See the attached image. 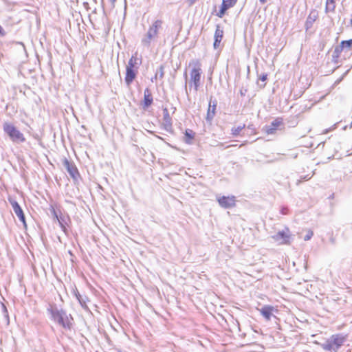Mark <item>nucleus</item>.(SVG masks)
Listing matches in <instances>:
<instances>
[{
    "mask_svg": "<svg viewBox=\"0 0 352 352\" xmlns=\"http://www.w3.org/2000/svg\"><path fill=\"white\" fill-rule=\"evenodd\" d=\"M51 314L52 318L65 329H70L72 327L71 316H68L65 311L58 309L57 307H52L48 309Z\"/></svg>",
    "mask_w": 352,
    "mask_h": 352,
    "instance_id": "obj_1",
    "label": "nucleus"
},
{
    "mask_svg": "<svg viewBox=\"0 0 352 352\" xmlns=\"http://www.w3.org/2000/svg\"><path fill=\"white\" fill-rule=\"evenodd\" d=\"M3 129L12 142L21 143L25 141L23 134L12 124L6 122L3 123Z\"/></svg>",
    "mask_w": 352,
    "mask_h": 352,
    "instance_id": "obj_2",
    "label": "nucleus"
},
{
    "mask_svg": "<svg viewBox=\"0 0 352 352\" xmlns=\"http://www.w3.org/2000/svg\"><path fill=\"white\" fill-rule=\"evenodd\" d=\"M162 21L161 20H156L149 28L145 36L142 39V43L143 45L149 47L151 41L157 36L158 30L161 28Z\"/></svg>",
    "mask_w": 352,
    "mask_h": 352,
    "instance_id": "obj_3",
    "label": "nucleus"
},
{
    "mask_svg": "<svg viewBox=\"0 0 352 352\" xmlns=\"http://www.w3.org/2000/svg\"><path fill=\"white\" fill-rule=\"evenodd\" d=\"M190 66L192 67L190 72V81L193 83L195 91H197L200 85L201 80V63L199 60H193L190 63Z\"/></svg>",
    "mask_w": 352,
    "mask_h": 352,
    "instance_id": "obj_4",
    "label": "nucleus"
},
{
    "mask_svg": "<svg viewBox=\"0 0 352 352\" xmlns=\"http://www.w3.org/2000/svg\"><path fill=\"white\" fill-rule=\"evenodd\" d=\"M274 242L279 245L290 244L292 234L289 230L286 228L285 230L278 231L276 234L271 236Z\"/></svg>",
    "mask_w": 352,
    "mask_h": 352,
    "instance_id": "obj_5",
    "label": "nucleus"
},
{
    "mask_svg": "<svg viewBox=\"0 0 352 352\" xmlns=\"http://www.w3.org/2000/svg\"><path fill=\"white\" fill-rule=\"evenodd\" d=\"M63 165L67 170L69 175L74 179L76 180L79 177V173L75 164L70 162L67 158H64L63 160Z\"/></svg>",
    "mask_w": 352,
    "mask_h": 352,
    "instance_id": "obj_6",
    "label": "nucleus"
},
{
    "mask_svg": "<svg viewBox=\"0 0 352 352\" xmlns=\"http://www.w3.org/2000/svg\"><path fill=\"white\" fill-rule=\"evenodd\" d=\"M217 200L219 204L224 208H230L235 206V197L234 196H222L217 197Z\"/></svg>",
    "mask_w": 352,
    "mask_h": 352,
    "instance_id": "obj_7",
    "label": "nucleus"
},
{
    "mask_svg": "<svg viewBox=\"0 0 352 352\" xmlns=\"http://www.w3.org/2000/svg\"><path fill=\"white\" fill-rule=\"evenodd\" d=\"M10 204L12 206V209L15 214L18 217L19 220L23 223L25 227H26L25 217L24 213L16 201H10Z\"/></svg>",
    "mask_w": 352,
    "mask_h": 352,
    "instance_id": "obj_8",
    "label": "nucleus"
},
{
    "mask_svg": "<svg viewBox=\"0 0 352 352\" xmlns=\"http://www.w3.org/2000/svg\"><path fill=\"white\" fill-rule=\"evenodd\" d=\"M237 2V0H223L221 8L217 15L221 18L225 14L227 10L233 7Z\"/></svg>",
    "mask_w": 352,
    "mask_h": 352,
    "instance_id": "obj_9",
    "label": "nucleus"
},
{
    "mask_svg": "<svg viewBox=\"0 0 352 352\" xmlns=\"http://www.w3.org/2000/svg\"><path fill=\"white\" fill-rule=\"evenodd\" d=\"M53 214H54V217L58 220V223H59L61 229L63 230V231L65 234H67L66 225H67V222L69 221V216L62 214L60 215H58L57 213L56 212L55 210H53Z\"/></svg>",
    "mask_w": 352,
    "mask_h": 352,
    "instance_id": "obj_10",
    "label": "nucleus"
},
{
    "mask_svg": "<svg viewBox=\"0 0 352 352\" xmlns=\"http://www.w3.org/2000/svg\"><path fill=\"white\" fill-rule=\"evenodd\" d=\"M329 340L331 341V343H332V345L334 346L336 351H337L339 349V348L343 344L345 340V338L340 334H336L333 335L329 338Z\"/></svg>",
    "mask_w": 352,
    "mask_h": 352,
    "instance_id": "obj_11",
    "label": "nucleus"
},
{
    "mask_svg": "<svg viewBox=\"0 0 352 352\" xmlns=\"http://www.w3.org/2000/svg\"><path fill=\"white\" fill-rule=\"evenodd\" d=\"M223 36V31L220 29V26L219 25L216 27V30L214 32V41L213 43V47L214 49L219 48L221 41Z\"/></svg>",
    "mask_w": 352,
    "mask_h": 352,
    "instance_id": "obj_12",
    "label": "nucleus"
},
{
    "mask_svg": "<svg viewBox=\"0 0 352 352\" xmlns=\"http://www.w3.org/2000/svg\"><path fill=\"white\" fill-rule=\"evenodd\" d=\"M137 72L132 68L126 67V76L125 82L129 86L133 81L136 77Z\"/></svg>",
    "mask_w": 352,
    "mask_h": 352,
    "instance_id": "obj_13",
    "label": "nucleus"
},
{
    "mask_svg": "<svg viewBox=\"0 0 352 352\" xmlns=\"http://www.w3.org/2000/svg\"><path fill=\"white\" fill-rule=\"evenodd\" d=\"M153 99L151 91L148 88H146L144 92L143 108L146 109L151 106L153 103Z\"/></svg>",
    "mask_w": 352,
    "mask_h": 352,
    "instance_id": "obj_14",
    "label": "nucleus"
},
{
    "mask_svg": "<svg viewBox=\"0 0 352 352\" xmlns=\"http://www.w3.org/2000/svg\"><path fill=\"white\" fill-rule=\"evenodd\" d=\"M274 309L273 307L265 305L260 309V312L267 320H270L271 317L273 316L272 312Z\"/></svg>",
    "mask_w": 352,
    "mask_h": 352,
    "instance_id": "obj_15",
    "label": "nucleus"
},
{
    "mask_svg": "<svg viewBox=\"0 0 352 352\" xmlns=\"http://www.w3.org/2000/svg\"><path fill=\"white\" fill-rule=\"evenodd\" d=\"M217 107V101L214 100L213 104H211V100L209 102V107L207 111L206 120L210 122L215 116V110Z\"/></svg>",
    "mask_w": 352,
    "mask_h": 352,
    "instance_id": "obj_16",
    "label": "nucleus"
},
{
    "mask_svg": "<svg viewBox=\"0 0 352 352\" xmlns=\"http://www.w3.org/2000/svg\"><path fill=\"white\" fill-rule=\"evenodd\" d=\"M163 121L166 129H168L172 126L171 118L169 115V112L166 108L163 109Z\"/></svg>",
    "mask_w": 352,
    "mask_h": 352,
    "instance_id": "obj_17",
    "label": "nucleus"
},
{
    "mask_svg": "<svg viewBox=\"0 0 352 352\" xmlns=\"http://www.w3.org/2000/svg\"><path fill=\"white\" fill-rule=\"evenodd\" d=\"M142 63L141 60L137 56V54L133 55L131 58L129 59L126 67H130L134 69L135 67L138 68V67Z\"/></svg>",
    "mask_w": 352,
    "mask_h": 352,
    "instance_id": "obj_18",
    "label": "nucleus"
},
{
    "mask_svg": "<svg viewBox=\"0 0 352 352\" xmlns=\"http://www.w3.org/2000/svg\"><path fill=\"white\" fill-rule=\"evenodd\" d=\"M282 122L278 119L274 120L271 124L266 126V133L267 134H274L276 128L281 124Z\"/></svg>",
    "mask_w": 352,
    "mask_h": 352,
    "instance_id": "obj_19",
    "label": "nucleus"
},
{
    "mask_svg": "<svg viewBox=\"0 0 352 352\" xmlns=\"http://www.w3.org/2000/svg\"><path fill=\"white\" fill-rule=\"evenodd\" d=\"M317 18V14L315 12H311L308 16L307 21L305 22L306 29H309L311 28L314 22L316 21Z\"/></svg>",
    "mask_w": 352,
    "mask_h": 352,
    "instance_id": "obj_20",
    "label": "nucleus"
},
{
    "mask_svg": "<svg viewBox=\"0 0 352 352\" xmlns=\"http://www.w3.org/2000/svg\"><path fill=\"white\" fill-rule=\"evenodd\" d=\"M337 0H327L326 1V12H334L336 9V2Z\"/></svg>",
    "mask_w": 352,
    "mask_h": 352,
    "instance_id": "obj_21",
    "label": "nucleus"
},
{
    "mask_svg": "<svg viewBox=\"0 0 352 352\" xmlns=\"http://www.w3.org/2000/svg\"><path fill=\"white\" fill-rule=\"evenodd\" d=\"M343 51V49L340 47V45H337L333 52L332 57L333 60L336 62L337 59L340 57L341 52Z\"/></svg>",
    "mask_w": 352,
    "mask_h": 352,
    "instance_id": "obj_22",
    "label": "nucleus"
},
{
    "mask_svg": "<svg viewBox=\"0 0 352 352\" xmlns=\"http://www.w3.org/2000/svg\"><path fill=\"white\" fill-rule=\"evenodd\" d=\"M164 75V66L160 65V67L157 69V72L154 77L151 78V81L153 82L154 80H157V78L159 77L160 79L163 78Z\"/></svg>",
    "mask_w": 352,
    "mask_h": 352,
    "instance_id": "obj_23",
    "label": "nucleus"
},
{
    "mask_svg": "<svg viewBox=\"0 0 352 352\" xmlns=\"http://www.w3.org/2000/svg\"><path fill=\"white\" fill-rule=\"evenodd\" d=\"M340 47L344 50H350L352 47V39L342 41L340 43Z\"/></svg>",
    "mask_w": 352,
    "mask_h": 352,
    "instance_id": "obj_24",
    "label": "nucleus"
},
{
    "mask_svg": "<svg viewBox=\"0 0 352 352\" xmlns=\"http://www.w3.org/2000/svg\"><path fill=\"white\" fill-rule=\"evenodd\" d=\"M75 295H76V297L78 299L79 303L80 304V305L83 308L87 309V306L86 304L87 298L86 297L83 298L78 292H76Z\"/></svg>",
    "mask_w": 352,
    "mask_h": 352,
    "instance_id": "obj_25",
    "label": "nucleus"
},
{
    "mask_svg": "<svg viewBox=\"0 0 352 352\" xmlns=\"http://www.w3.org/2000/svg\"><path fill=\"white\" fill-rule=\"evenodd\" d=\"M194 138V133L191 130H186L185 133V142L190 144L192 140Z\"/></svg>",
    "mask_w": 352,
    "mask_h": 352,
    "instance_id": "obj_26",
    "label": "nucleus"
},
{
    "mask_svg": "<svg viewBox=\"0 0 352 352\" xmlns=\"http://www.w3.org/2000/svg\"><path fill=\"white\" fill-rule=\"evenodd\" d=\"M322 346L324 350L331 351H336L334 346L332 345V343H331V341L329 339L328 340H327L324 344H322Z\"/></svg>",
    "mask_w": 352,
    "mask_h": 352,
    "instance_id": "obj_27",
    "label": "nucleus"
},
{
    "mask_svg": "<svg viewBox=\"0 0 352 352\" xmlns=\"http://www.w3.org/2000/svg\"><path fill=\"white\" fill-rule=\"evenodd\" d=\"M245 128V124H243V126H239L237 127H233L232 129V134L234 135V136H236L238 135L240 132Z\"/></svg>",
    "mask_w": 352,
    "mask_h": 352,
    "instance_id": "obj_28",
    "label": "nucleus"
},
{
    "mask_svg": "<svg viewBox=\"0 0 352 352\" xmlns=\"http://www.w3.org/2000/svg\"><path fill=\"white\" fill-rule=\"evenodd\" d=\"M313 232L311 231V230H309L307 233V234L304 237V240L305 241H309V239H311V238L313 236Z\"/></svg>",
    "mask_w": 352,
    "mask_h": 352,
    "instance_id": "obj_29",
    "label": "nucleus"
},
{
    "mask_svg": "<svg viewBox=\"0 0 352 352\" xmlns=\"http://www.w3.org/2000/svg\"><path fill=\"white\" fill-rule=\"evenodd\" d=\"M267 74H263L262 76H261L259 77V80H261V81L264 82L267 80Z\"/></svg>",
    "mask_w": 352,
    "mask_h": 352,
    "instance_id": "obj_30",
    "label": "nucleus"
},
{
    "mask_svg": "<svg viewBox=\"0 0 352 352\" xmlns=\"http://www.w3.org/2000/svg\"><path fill=\"white\" fill-rule=\"evenodd\" d=\"M336 124H334L332 128H330L329 129H325L323 132L324 134H326L329 131H331L332 129H335L336 128Z\"/></svg>",
    "mask_w": 352,
    "mask_h": 352,
    "instance_id": "obj_31",
    "label": "nucleus"
},
{
    "mask_svg": "<svg viewBox=\"0 0 352 352\" xmlns=\"http://www.w3.org/2000/svg\"><path fill=\"white\" fill-rule=\"evenodd\" d=\"M281 213H282L283 214H286L287 213V208H283L281 209Z\"/></svg>",
    "mask_w": 352,
    "mask_h": 352,
    "instance_id": "obj_32",
    "label": "nucleus"
},
{
    "mask_svg": "<svg viewBox=\"0 0 352 352\" xmlns=\"http://www.w3.org/2000/svg\"><path fill=\"white\" fill-rule=\"evenodd\" d=\"M259 1L262 3V4H264L267 0H259Z\"/></svg>",
    "mask_w": 352,
    "mask_h": 352,
    "instance_id": "obj_33",
    "label": "nucleus"
},
{
    "mask_svg": "<svg viewBox=\"0 0 352 352\" xmlns=\"http://www.w3.org/2000/svg\"><path fill=\"white\" fill-rule=\"evenodd\" d=\"M240 94H241V96L244 95L243 91H242V90H241Z\"/></svg>",
    "mask_w": 352,
    "mask_h": 352,
    "instance_id": "obj_34",
    "label": "nucleus"
},
{
    "mask_svg": "<svg viewBox=\"0 0 352 352\" xmlns=\"http://www.w3.org/2000/svg\"><path fill=\"white\" fill-rule=\"evenodd\" d=\"M191 3H194L196 0H189Z\"/></svg>",
    "mask_w": 352,
    "mask_h": 352,
    "instance_id": "obj_35",
    "label": "nucleus"
},
{
    "mask_svg": "<svg viewBox=\"0 0 352 352\" xmlns=\"http://www.w3.org/2000/svg\"><path fill=\"white\" fill-rule=\"evenodd\" d=\"M3 31V28H1V26L0 25V33H1V32Z\"/></svg>",
    "mask_w": 352,
    "mask_h": 352,
    "instance_id": "obj_36",
    "label": "nucleus"
},
{
    "mask_svg": "<svg viewBox=\"0 0 352 352\" xmlns=\"http://www.w3.org/2000/svg\"><path fill=\"white\" fill-rule=\"evenodd\" d=\"M113 2H115L116 0H111Z\"/></svg>",
    "mask_w": 352,
    "mask_h": 352,
    "instance_id": "obj_37",
    "label": "nucleus"
},
{
    "mask_svg": "<svg viewBox=\"0 0 352 352\" xmlns=\"http://www.w3.org/2000/svg\"><path fill=\"white\" fill-rule=\"evenodd\" d=\"M351 25H352V19H351Z\"/></svg>",
    "mask_w": 352,
    "mask_h": 352,
    "instance_id": "obj_38",
    "label": "nucleus"
}]
</instances>
